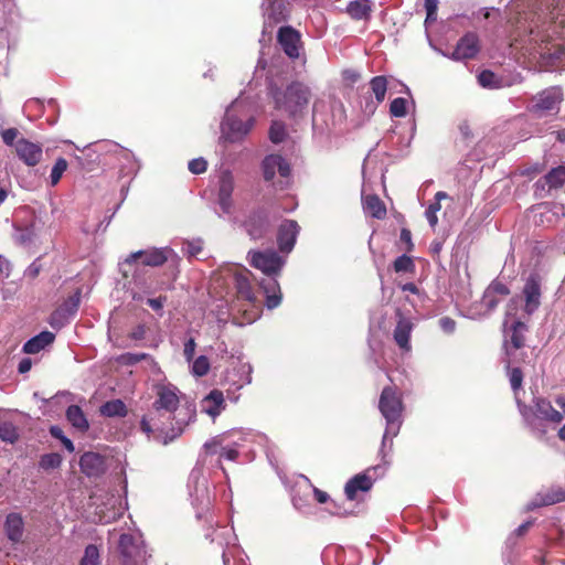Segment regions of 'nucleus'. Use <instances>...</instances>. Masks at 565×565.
Masks as SVG:
<instances>
[{
	"label": "nucleus",
	"instance_id": "obj_52",
	"mask_svg": "<svg viewBox=\"0 0 565 565\" xmlns=\"http://www.w3.org/2000/svg\"><path fill=\"white\" fill-rule=\"evenodd\" d=\"M41 271V265L38 262H33L25 270L28 278L34 279Z\"/></svg>",
	"mask_w": 565,
	"mask_h": 565
},
{
	"label": "nucleus",
	"instance_id": "obj_49",
	"mask_svg": "<svg viewBox=\"0 0 565 565\" xmlns=\"http://www.w3.org/2000/svg\"><path fill=\"white\" fill-rule=\"evenodd\" d=\"M14 241L19 244H28L32 241V233L28 230L15 228Z\"/></svg>",
	"mask_w": 565,
	"mask_h": 565
},
{
	"label": "nucleus",
	"instance_id": "obj_27",
	"mask_svg": "<svg viewBox=\"0 0 565 565\" xmlns=\"http://www.w3.org/2000/svg\"><path fill=\"white\" fill-rule=\"evenodd\" d=\"M372 480L366 475H358L345 484L344 491L349 500L355 499L358 491H369Z\"/></svg>",
	"mask_w": 565,
	"mask_h": 565
},
{
	"label": "nucleus",
	"instance_id": "obj_20",
	"mask_svg": "<svg viewBox=\"0 0 565 565\" xmlns=\"http://www.w3.org/2000/svg\"><path fill=\"white\" fill-rule=\"evenodd\" d=\"M397 318L398 319L394 329L393 337L399 349L408 352L411 350L409 339L414 324L412 320L407 317H404L399 310H397Z\"/></svg>",
	"mask_w": 565,
	"mask_h": 565
},
{
	"label": "nucleus",
	"instance_id": "obj_61",
	"mask_svg": "<svg viewBox=\"0 0 565 565\" xmlns=\"http://www.w3.org/2000/svg\"><path fill=\"white\" fill-rule=\"evenodd\" d=\"M426 20L425 23H431L437 19V11H426Z\"/></svg>",
	"mask_w": 565,
	"mask_h": 565
},
{
	"label": "nucleus",
	"instance_id": "obj_59",
	"mask_svg": "<svg viewBox=\"0 0 565 565\" xmlns=\"http://www.w3.org/2000/svg\"><path fill=\"white\" fill-rule=\"evenodd\" d=\"M131 335L134 339L139 340L142 339L145 335V328L142 326L137 327L132 332Z\"/></svg>",
	"mask_w": 565,
	"mask_h": 565
},
{
	"label": "nucleus",
	"instance_id": "obj_8",
	"mask_svg": "<svg viewBox=\"0 0 565 565\" xmlns=\"http://www.w3.org/2000/svg\"><path fill=\"white\" fill-rule=\"evenodd\" d=\"M263 172L266 181L282 190L289 184L290 167L279 154H269L263 161Z\"/></svg>",
	"mask_w": 565,
	"mask_h": 565
},
{
	"label": "nucleus",
	"instance_id": "obj_22",
	"mask_svg": "<svg viewBox=\"0 0 565 565\" xmlns=\"http://www.w3.org/2000/svg\"><path fill=\"white\" fill-rule=\"evenodd\" d=\"M225 408L224 395L218 390H213L201 402L202 412L215 418Z\"/></svg>",
	"mask_w": 565,
	"mask_h": 565
},
{
	"label": "nucleus",
	"instance_id": "obj_1",
	"mask_svg": "<svg viewBox=\"0 0 565 565\" xmlns=\"http://www.w3.org/2000/svg\"><path fill=\"white\" fill-rule=\"evenodd\" d=\"M179 393V390L172 384L156 385V399L140 423L142 431L147 435L156 433L162 435L164 444L182 434L185 425L195 416V411L191 406L186 407L184 415L188 420L180 417L181 413L178 414V417L173 415L180 403Z\"/></svg>",
	"mask_w": 565,
	"mask_h": 565
},
{
	"label": "nucleus",
	"instance_id": "obj_62",
	"mask_svg": "<svg viewBox=\"0 0 565 565\" xmlns=\"http://www.w3.org/2000/svg\"><path fill=\"white\" fill-rule=\"evenodd\" d=\"M530 526H531V522H525V523L521 524L516 529L518 535H523L529 530Z\"/></svg>",
	"mask_w": 565,
	"mask_h": 565
},
{
	"label": "nucleus",
	"instance_id": "obj_6",
	"mask_svg": "<svg viewBox=\"0 0 565 565\" xmlns=\"http://www.w3.org/2000/svg\"><path fill=\"white\" fill-rule=\"evenodd\" d=\"M533 402L534 406L533 408H531L521 401H518V407L521 415L523 416L527 425L531 426L532 428H535L536 426L535 417L546 422H551L553 424H559L563 420L562 413L556 411L552 406L550 401L542 397H536L534 398Z\"/></svg>",
	"mask_w": 565,
	"mask_h": 565
},
{
	"label": "nucleus",
	"instance_id": "obj_31",
	"mask_svg": "<svg viewBox=\"0 0 565 565\" xmlns=\"http://www.w3.org/2000/svg\"><path fill=\"white\" fill-rule=\"evenodd\" d=\"M565 182V166H559L557 168L552 169L544 178L543 183L539 181L536 184L544 188V184H547L550 189H556L564 184Z\"/></svg>",
	"mask_w": 565,
	"mask_h": 565
},
{
	"label": "nucleus",
	"instance_id": "obj_23",
	"mask_svg": "<svg viewBox=\"0 0 565 565\" xmlns=\"http://www.w3.org/2000/svg\"><path fill=\"white\" fill-rule=\"evenodd\" d=\"M245 227L252 239H259L266 234L269 222L263 213H254L245 222Z\"/></svg>",
	"mask_w": 565,
	"mask_h": 565
},
{
	"label": "nucleus",
	"instance_id": "obj_33",
	"mask_svg": "<svg viewBox=\"0 0 565 565\" xmlns=\"http://www.w3.org/2000/svg\"><path fill=\"white\" fill-rule=\"evenodd\" d=\"M447 198L446 192L439 191L435 194L436 201L427 207L425 215L431 227H435L438 223L437 212L441 209L440 201Z\"/></svg>",
	"mask_w": 565,
	"mask_h": 565
},
{
	"label": "nucleus",
	"instance_id": "obj_2",
	"mask_svg": "<svg viewBox=\"0 0 565 565\" xmlns=\"http://www.w3.org/2000/svg\"><path fill=\"white\" fill-rule=\"evenodd\" d=\"M248 256L250 265L268 276L259 282L266 294L267 308L278 307L281 302V292L277 280L271 276L281 270L284 259L275 250L249 252Z\"/></svg>",
	"mask_w": 565,
	"mask_h": 565
},
{
	"label": "nucleus",
	"instance_id": "obj_16",
	"mask_svg": "<svg viewBox=\"0 0 565 565\" xmlns=\"http://www.w3.org/2000/svg\"><path fill=\"white\" fill-rule=\"evenodd\" d=\"M278 42L290 58L299 56L300 35L296 30L290 26L280 28L278 31Z\"/></svg>",
	"mask_w": 565,
	"mask_h": 565
},
{
	"label": "nucleus",
	"instance_id": "obj_30",
	"mask_svg": "<svg viewBox=\"0 0 565 565\" xmlns=\"http://www.w3.org/2000/svg\"><path fill=\"white\" fill-rule=\"evenodd\" d=\"M348 13L355 20L367 19L371 12L370 0H355L348 4Z\"/></svg>",
	"mask_w": 565,
	"mask_h": 565
},
{
	"label": "nucleus",
	"instance_id": "obj_14",
	"mask_svg": "<svg viewBox=\"0 0 565 565\" xmlns=\"http://www.w3.org/2000/svg\"><path fill=\"white\" fill-rule=\"evenodd\" d=\"M510 294L509 288L501 281H492L483 292L481 306L484 308L483 313L488 315L493 311L501 300Z\"/></svg>",
	"mask_w": 565,
	"mask_h": 565
},
{
	"label": "nucleus",
	"instance_id": "obj_44",
	"mask_svg": "<svg viewBox=\"0 0 565 565\" xmlns=\"http://www.w3.org/2000/svg\"><path fill=\"white\" fill-rule=\"evenodd\" d=\"M406 104H407V102L403 97H397V98L393 99L391 103V106H390V111H391L392 116L405 117L407 114Z\"/></svg>",
	"mask_w": 565,
	"mask_h": 565
},
{
	"label": "nucleus",
	"instance_id": "obj_48",
	"mask_svg": "<svg viewBox=\"0 0 565 565\" xmlns=\"http://www.w3.org/2000/svg\"><path fill=\"white\" fill-rule=\"evenodd\" d=\"M478 82L482 87H495V75L491 71H482L478 76Z\"/></svg>",
	"mask_w": 565,
	"mask_h": 565
},
{
	"label": "nucleus",
	"instance_id": "obj_19",
	"mask_svg": "<svg viewBox=\"0 0 565 565\" xmlns=\"http://www.w3.org/2000/svg\"><path fill=\"white\" fill-rule=\"evenodd\" d=\"M479 52V41L475 33H467L462 36L450 57L456 61L472 58Z\"/></svg>",
	"mask_w": 565,
	"mask_h": 565
},
{
	"label": "nucleus",
	"instance_id": "obj_43",
	"mask_svg": "<svg viewBox=\"0 0 565 565\" xmlns=\"http://www.w3.org/2000/svg\"><path fill=\"white\" fill-rule=\"evenodd\" d=\"M286 136L285 125L279 121H274L269 129V138L274 143H279Z\"/></svg>",
	"mask_w": 565,
	"mask_h": 565
},
{
	"label": "nucleus",
	"instance_id": "obj_60",
	"mask_svg": "<svg viewBox=\"0 0 565 565\" xmlns=\"http://www.w3.org/2000/svg\"><path fill=\"white\" fill-rule=\"evenodd\" d=\"M9 271V262L0 255V276Z\"/></svg>",
	"mask_w": 565,
	"mask_h": 565
},
{
	"label": "nucleus",
	"instance_id": "obj_54",
	"mask_svg": "<svg viewBox=\"0 0 565 565\" xmlns=\"http://www.w3.org/2000/svg\"><path fill=\"white\" fill-rule=\"evenodd\" d=\"M31 367H32V361H31V359H29V358H24V359H22V360L20 361L19 366H18V370H19V372H20V373H22V374H23V373L29 372V371L31 370Z\"/></svg>",
	"mask_w": 565,
	"mask_h": 565
},
{
	"label": "nucleus",
	"instance_id": "obj_39",
	"mask_svg": "<svg viewBox=\"0 0 565 565\" xmlns=\"http://www.w3.org/2000/svg\"><path fill=\"white\" fill-rule=\"evenodd\" d=\"M67 161L64 158H58L55 161L50 174L52 185H56L60 182L63 173L67 169Z\"/></svg>",
	"mask_w": 565,
	"mask_h": 565
},
{
	"label": "nucleus",
	"instance_id": "obj_50",
	"mask_svg": "<svg viewBox=\"0 0 565 565\" xmlns=\"http://www.w3.org/2000/svg\"><path fill=\"white\" fill-rule=\"evenodd\" d=\"M195 348H196V343L194 341V339H189L185 343H184V349H183V355L186 360V362H192L193 360V356H194V352H195Z\"/></svg>",
	"mask_w": 565,
	"mask_h": 565
},
{
	"label": "nucleus",
	"instance_id": "obj_25",
	"mask_svg": "<svg viewBox=\"0 0 565 565\" xmlns=\"http://www.w3.org/2000/svg\"><path fill=\"white\" fill-rule=\"evenodd\" d=\"M54 334L50 331H43L31 338L23 345V352L26 354H35L54 341Z\"/></svg>",
	"mask_w": 565,
	"mask_h": 565
},
{
	"label": "nucleus",
	"instance_id": "obj_4",
	"mask_svg": "<svg viewBox=\"0 0 565 565\" xmlns=\"http://www.w3.org/2000/svg\"><path fill=\"white\" fill-rule=\"evenodd\" d=\"M275 105L290 116L301 115L310 100V89L301 83L290 84L284 92L274 93Z\"/></svg>",
	"mask_w": 565,
	"mask_h": 565
},
{
	"label": "nucleus",
	"instance_id": "obj_35",
	"mask_svg": "<svg viewBox=\"0 0 565 565\" xmlns=\"http://www.w3.org/2000/svg\"><path fill=\"white\" fill-rule=\"evenodd\" d=\"M371 90L376 102L380 104L384 100L387 90V81L384 76H375L370 82Z\"/></svg>",
	"mask_w": 565,
	"mask_h": 565
},
{
	"label": "nucleus",
	"instance_id": "obj_53",
	"mask_svg": "<svg viewBox=\"0 0 565 565\" xmlns=\"http://www.w3.org/2000/svg\"><path fill=\"white\" fill-rule=\"evenodd\" d=\"M401 241L407 244V250H412L414 245L412 243V234L411 231L407 228H403L401 231Z\"/></svg>",
	"mask_w": 565,
	"mask_h": 565
},
{
	"label": "nucleus",
	"instance_id": "obj_57",
	"mask_svg": "<svg viewBox=\"0 0 565 565\" xmlns=\"http://www.w3.org/2000/svg\"><path fill=\"white\" fill-rule=\"evenodd\" d=\"M50 433H51V435H52L53 437H55V438H57V439H60V440H62V438H63V437H65V436L63 435V430H62V428H60L58 426H52V427H51V429H50Z\"/></svg>",
	"mask_w": 565,
	"mask_h": 565
},
{
	"label": "nucleus",
	"instance_id": "obj_17",
	"mask_svg": "<svg viewBox=\"0 0 565 565\" xmlns=\"http://www.w3.org/2000/svg\"><path fill=\"white\" fill-rule=\"evenodd\" d=\"M299 233V225L296 221H284L278 230V245L279 249L284 253H289L294 248L297 235Z\"/></svg>",
	"mask_w": 565,
	"mask_h": 565
},
{
	"label": "nucleus",
	"instance_id": "obj_3",
	"mask_svg": "<svg viewBox=\"0 0 565 565\" xmlns=\"http://www.w3.org/2000/svg\"><path fill=\"white\" fill-rule=\"evenodd\" d=\"M520 299L519 298H512L505 310V319H504V327L508 328V324L511 321V326L507 330V339L504 341V349L505 353L509 359H512L514 353L523 348L525 342V332L527 331V326L524 320L523 316H518V306H519Z\"/></svg>",
	"mask_w": 565,
	"mask_h": 565
},
{
	"label": "nucleus",
	"instance_id": "obj_64",
	"mask_svg": "<svg viewBox=\"0 0 565 565\" xmlns=\"http://www.w3.org/2000/svg\"><path fill=\"white\" fill-rule=\"evenodd\" d=\"M555 403L561 407V409L565 414V396L556 397Z\"/></svg>",
	"mask_w": 565,
	"mask_h": 565
},
{
	"label": "nucleus",
	"instance_id": "obj_56",
	"mask_svg": "<svg viewBox=\"0 0 565 565\" xmlns=\"http://www.w3.org/2000/svg\"><path fill=\"white\" fill-rule=\"evenodd\" d=\"M163 300L161 297L159 298H150L148 299V305L153 309V310H160L163 306Z\"/></svg>",
	"mask_w": 565,
	"mask_h": 565
},
{
	"label": "nucleus",
	"instance_id": "obj_7",
	"mask_svg": "<svg viewBox=\"0 0 565 565\" xmlns=\"http://www.w3.org/2000/svg\"><path fill=\"white\" fill-rule=\"evenodd\" d=\"M238 105V102L235 100L225 113L224 120L221 125L222 130V139L230 141V142H236L242 140L252 129L254 125V119L248 118L247 121H242L241 119L236 118L233 114L234 109Z\"/></svg>",
	"mask_w": 565,
	"mask_h": 565
},
{
	"label": "nucleus",
	"instance_id": "obj_10",
	"mask_svg": "<svg viewBox=\"0 0 565 565\" xmlns=\"http://www.w3.org/2000/svg\"><path fill=\"white\" fill-rule=\"evenodd\" d=\"M14 151L17 157L28 167L39 164L43 159L42 145L25 138H19L17 140Z\"/></svg>",
	"mask_w": 565,
	"mask_h": 565
},
{
	"label": "nucleus",
	"instance_id": "obj_13",
	"mask_svg": "<svg viewBox=\"0 0 565 565\" xmlns=\"http://www.w3.org/2000/svg\"><path fill=\"white\" fill-rule=\"evenodd\" d=\"M172 254L173 250L168 247L138 250L129 255V257L126 259V263L131 264L132 262L140 258L143 265L157 267L164 264Z\"/></svg>",
	"mask_w": 565,
	"mask_h": 565
},
{
	"label": "nucleus",
	"instance_id": "obj_26",
	"mask_svg": "<svg viewBox=\"0 0 565 565\" xmlns=\"http://www.w3.org/2000/svg\"><path fill=\"white\" fill-rule=\"evenodd\" d=\"M249 271L244 270L234 275V284L241 299L253 302L255 295L248 278Z\"/></svg>",
	"mask_w": 565,
	"mask_h": 565
},
{
	"label": "nucleus",
	"instance_id": "obj_37",
	"mask_svg": "<svg viewBox=\"0 0 565 565\" xmlns=\"http://www.w3.org/2000/svg\"><path fill=\"white\" fill-rule=\"evenodd\" d=\"M191 372L194 376L201 377L209 373L210 361L205 355H200L195 360H192Z\"/></svg>",
	"mask_w": 565,
	"mask_h": 565
},
{
	"label": "nucleus",
	"instance_id": "obj_34",
	"mask_svg": "<svg viewBox=\"0 0 565 565\" xmlns=\"http://www.w3.org/2000/svg\"><path fill=\"white\" fill-rule=\"evenodd\" d=\"M81 291L77 290L56 311L54 316L68 317L74 315L79 306Z\"/></svg>",
	"mask_w": 565,
	"mask_h": 565
},
{
	"label": "nucleus",
	"instance_id": "obj_36",
	"mask_svg": "<svg viewBox=\"0 0 565 565\" xmlns=\"http://www.w3.org/2000/svg\"><path fill=\"white\" fill-rule=\"evenodd\" d=\"M512 362H513V360L509 359L507 367L509 370L510 384H511V387H512V390H513V392L515 394V398H516V402H518V401H520L518 398V391L522 386L523 373H522V371L519 367L511 369L510 365H511Z\"/></svg>",
	"mask_w": 565,
	"mask_h": 565
},
{
	"label": "nucleus",
	"instance_id": "obj_15",
	"mask_svg": "<svg viewBox=\"0 0 565 565\" xmlns=\"http://www.w3.org/2000/svg\"><path fill=\"white\" fill-rule=\"evenodd\" d=\"M234 191V177L231 171L223 170L218 177L217 201L224 213H230L232 207V193Z\"/></svg>",
	"mask_w": 565,
	"mask_h": 565
},
{
	"label": "nucleus",
	"instance_id": "obj_5",
	"mask_svg": "<svg viewBox=\"0 0 565 565\" xmlns=\"http://www.w3.org/2000/svg\"><path fill=\"white\" fill-rule=\"evenodd\" d=\"M379 408L383 417L386 419V430L383 443L387 436H396L402 420L403 403L399 395L393 387H384L380 397Z\"/></svg>",
	"mask_w": 565,
	"mask_h": 565
},
{
	"label": "nucleus",
	"instance_id": "obj_51",
	"mask_svg": "<svg viewBox=\"0 0 565 565\" xmlns=\"http://www.w3.org/2000/svg\"><path fill=\"white\" fill-rule=\"evenodd\" d=\"M438 323H439V327L441 328V330L446 333H452L456 329L455 320L449 317L440 318Z\"/></svg>",
	"mask_w": 565,
	"mask_h": 565
},
{
	"label": "nucleus",
	"instance_id": "obj_38",
	"mask_svg": "<svg viewBox=\"0 0 565 565\" xmlns=\"http://www.w3.org/2000/svg\"><path fill=\"white\" fill-rule=\"evenodd\" d=\"M19 437L17 427L10 422H3L0 424V438L3 441L13 444Z\"/></svg>",
	"mask_w": 565,
	"mask_h": 565
},
{
	"label": "nucleus",
	"instance_id": "obj_21",
	"mask_svg": "<svg viewBox=\"0 0 565 565\" xmlns=\"http://www.w3.org/2000/svg\"><path fill=\"white\" fill-rule=\"evenodd\" d=\"M4 533L13 544L21 543L24 534V521L21 514L9 513L4 522Z\"/></svg>",
	"mask_w": 565,
	"mask_h": 565
},
{
	"label": "nucleus",
	"instance_id": "obj_40",
	"mask_svg": "<svg viewBox=\"0 0 565 565\" xmlns=\"http://www.w3.org/2000/svg\"><path fill=\"white\" fill-rule=\"evenodd\" d=\"M62 462L61 455L56 452H51L43 455L40 459V467L44 470L55 469L60 467Z\"/></svg>",
	"mask_w": 565,
	"mask_h": 565
},
{
	"label": "nucleus",
	"instance_id": "obj_18",
	"mask_svg": "<svg viewBox=\"0 0 565 565\" xmlns=\"http://www.w3.org/2000/svg\"><path fill=\"white\" fill-rule=\"evenodd\" d=\"M82 471L87 477H99L107 470L105 458L96 452H85L79 460Z\"/></svg>",
	"mask_w": 565,
	"mask_h": 565
},
{
	"label": "nucleus",
	"instance_id": "obj_46",
	"mask_svg": "<svg viewBox=\"0 0 565 565\" xmlns=\"http://www.w3.org/2000/svg\"><path fill=\"white\" fill-rule=\"evenodd\" d=\"M19 130L17 128H8L1 131V138L2 141L9 146L13 147L15 149V142L18 140Z\"/></svg>",
	"mask_w": 565,
	"mask_h": 565
},
{
	"label": "nucleus",
	"instance_id": "obj_32",
	"mask_svg": "<svg viewBox=\"0 0 565 565\" xmlns=\"http://www.w3.org/2000/svg\"><path fill=\"white\" fill-rule=\"evenodd\" d=\"M100 413H102V415L107 416V417H115V416L124 417L127 414V408L122 401L113 399V401L106 402L104 405H102Z\"/></svg>",
	"mask_w": 565,
	"mask_h": 565
},
{
	"label": "nucleus",
	"instance_id": "obj_47",
	"mask_svg": "<svg viewBox=\"0 0 565 565\" xmlns=\"http://www.w3.org/2000/svg\"><path fill=\"white\" fill-rule=\"evenodd\" d=\"M188 168L193 174H201L206 171L207 162L202 157L195 158L189 162Z\"/></svg>",
	"mask_w": 565,
	"mask_h": 565
},
{
	"label": "nucleus",
	"instance_id": "obj_28",
	"mask_svg": "<svg viewBox=\"0 0 565 565\" xmlns=\"http://www.w3.org/2000/svg\"><path fill=\"white\" fill-rule=\"evenodd\" d=\"M364 210L379 220L384 218L386 215V207L376 195H366L364 198Z\"/></svg>",
	"mask_w": 565,
	"mask_h": 565
},
{
	"label": "nucleus",
	"instance_id": "obj_42",
	"mask_svg": "<svg viewBox=\"0 0 565 565\" xmlns=\"http://www.w3.org/2000/svg\"><path fill=\"white\" fill-rule=\"evenodd\" d=\"M414 262L411 257L402 255L394 262V270L396 273H411L414 270Z\"/></svg>",
	"mask_w": 565,
	"mask_h": 565
},
{
	"label": "nucleus",
	"instance_id": "obj_63",
	"mask_svg": "<svg viewBox=\"0 0 565 565\" xmlns=\"http://www.w3.org/2000/svg\"><path fill=\"white\" fill-rule=\"evenodd\" d=\"M61 441L68 451H74V445L67 437H63Z\"/></svg>",
	"mask_w": 565,
	"mask_h": 565
},
{
	"label": "nucleus",
	"instance_id": "obj_24",
	"mask_svg": "<svg viewBox=\"0 0 565 565\" xmlns=\"http://www.w3.org/2000/svg\"><path fill=\"white\" fill-rule=\"evenodd\" d=\"M232 436V433L223 434L220 436L214 437L210 441H206L204 444V447L210 452H217L220 449V455L222 457H225L228 460H235L238 456V451L236 448H231L227 446H224V443L226 439Z\"/></svg>",
	"mask_w": 565,
	"mask_h": 565
},
{
	"label": "nucleus",
	"instance_id": "obj_45",
	"mask_svg": "<svg viewBox=\"0 0 565 565\" xmlns=\"http://www.w3.org/2000/svg\"><path fill=\"white\" fill-rule=\"evenodd\" d=\"M203 249L202 239H194L184 243L183 250L189 257H196Z\"/></svg>",
	"mask_w": 565,
	"mask_h": 565
},
{
	"label": "nucleus",
	"instance_id": "obj_41",
	"mask_svg": "<svg viewBox=\"0 0 565 565\" xmlns=\"http://www.w3.org/2000/svg\"><path fill=\"white\" fill-rule=\"evenodd\" d=\"M79 565H99V551L95 545L86 546Z\"/></svg>",
	"mask_w": 565,
	"mask_h": 565
},
{
	"label": "nucleus",
	"instance_id": "obj_12",
	"mask_svg": "<svg viewBox=\"0 0 565 565\" xmlns=\"http://www.w3.org/2000/svg\"><path fill=\"white\" fill-rule=\"evenodd\" d=\"M118 546L122 557V565H138L143 561L145 551L132 535L121 534Z\"/></svg>",
	"mask_w": 565,
	"mask_h": 565
},
{
	"label": "nucleus",
	"instance_id": "obj_9",
	"mask_svg": "<svg viewBox=\"0 0 565 565\" xmlns=\"http://www.w3.org/2000/svg\"><path fill=\"white\" fill-rule=\"evenodd\" d=\"M524 308L521 316L529 319L541 305V282L537 275L532 274L526 279L523 290Z\"/></svg>",
	"mask_w": 565,
	"mask_h": 565
},
{
	"label": "nucleus",
	"instance_id": "obj_11",
	"mask_svg": "<svg viewBox=\"0 0 565 565\" xmlns=\"http://www.w3.org/2000/svg\"><path fill=\"white\" fill-rule=\"evenodd\" d=\"M563 102V92L557 86L548 87L540 92L534 97L533 108L536 111L550 113L558 111L559 105Z\"/></svg>",
	"mask_w": 565,
	"mask_h": 565
},
{
	"label": "nucleus",
	"instance_id": "obj_29",
	"mask_svg": "<svg viewBox=\"0 0 565 565\" xmlns=\"http://www.w3.org/2000/svg\"><path fill=\"white\" fill-rule=\"evenodd\" d=\"M66 417H67V420L75 427L77 428L78 430L81 431H85L88 429L89 425H88V422L83 413V411L81 409L79 406L77 405H71L67 411H66Z\"/></svg>",
	"mask_w": 565,
	"mask_h": 565
},
{
	"label": "nucleus",
	"instance_id": "obj_55",
	"mask_svg": "<svg viewBox=\"0 0 565 565\" xmlns=\"http://www.w3.org/2000/svg\"><path fill=\"white\" fill-rule=\"evenodd\" d=\"M313 494L319 503H326L329 500V494L318 488L313 489Z\"/></svg>",
	"mask_w": 565,
	"mask_h": 565
},
{
	"label": "nucleus",
	"instance_id": "obj_58",
	"mask_svg": "<svg viewBox=\"0 0 565 565\" xmlns=\"http://www.w3.org/2000/svg\"><path fill=\"white\" fill-rule=\"evenodd\" d=\"M438 0H425L426 11H437Z\"/></svg>",
	"mask_w": 565,
	"mask_h": 565
}]
</instances>
